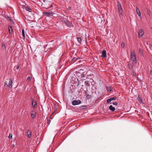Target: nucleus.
<instances>
[{"label":"nucleus","instance_id":"f257e3e1","mask_svg":"<svg viewBox=\"0 0 152 152\" xmlns=\"http://www.w3.org/2000/svg\"><path fill=\"white\" fill-rule=\"evenodd\" d=\"M85 72L83 69H78L77 71L75 73L77 76L79 77H84L85 75H84V73Z\"/></svg>","mask_w":152,"mask_h":152},{"label":"nucleus","instance_id":"f03ea898","mask_svg":"<svg viewBox=\"0 0 152 152\" xmlns=\"http://www.w3.org/2000/svg\"><path fill=\"white\" fill-rule=\"evenodd\" d=\"M131 60L133 63L136 62V55L134 50L131 51Z\"/></svg>","mask_w":152,"mask_h":152},{"label":"nucleus","instance_id":"7ed1b4c3","mask_svg":"<svg viewBox=\"0 0 152 152\" xmlns=\"http://www.w3.org/2000/svg\"><path fill=\"white\" fill-rule=\"evenodd\" d=\"M81 103V101L79 100H75L72 101V104L73 105H76L80 104Z\"/></svg>","mask_w":152,"mask_h":152},{"label":"nucleus","instance_id":"20e7f679","mask_svg":"<svg viewBox=\"0 0 152 152\" xmlns=\"http://www.w3.org/2000/svg\"><path fill=\"white\" fill-rule=\"evenodd\" d=\"M13 82L12 78L9 79L8 84V87L9 88H12V84Z\"/></svg>","mask_w":152,"mask_h":152},{"label":"nucleus","instance_id":"39448f33","mask_svg":"<svg viewBox=\"0 0 152 152\" xmlns=\"http://www.w3.org/2000/svg\"><path fill=\"white\" fill-rule=\"evenodd\" d=\"M64 24H65L67 26L70 28L73 26L72 24V22L69 21L68 20L64 23Z\"/></svg>","mask_w":152,"mask_h":152},{"label":"nucleus","instance_id":"423d86ee","mask_svg":"<svg viewBox=\"0 0 152 152\" xmlns=\"http://www.w3.org/2000/svg\"><path fill=\"white\" fill-rule=\"evenodd\" d=\"M26 133L28 138H30L31 137L32 132L31 130L29 129L27 130Z\"/></svg>","mask_w":152,"mask_h":152},{"label":"nucleus","instance_id":"0eeeda50","mask_svg":"<svg viewBox=\"0 0 152 152\" xmlns=\"http://www.w3.org/2000/svg\"><path fill=\"white\" fill-rule=\"evenodd\" d=\"M144 33V31L142 29H140L138 33V36L141 37L142 36Z\"/></svg>","mask_w":152,"mask_h":152},{"label":"nucleus","instance_id":"6e6552de","mask_svg":"<svg viewBox=\"0 0 152 152\" xmlns=\"http://www.w3.org/2000/svg\"><path fill=\"white\" fill-rule=\"evenodd\" d=\"M102 56L103 58H106L107 56L106 54V52L105 50H103L102 51Z\"/></svg>","mask_w":152,"mask_h":152},{"label":"nucleus","instance_id":"1a4fd4ad","mask_svg":"<svg viewBox=\"0 0 152 152\" xmlns=\"http://www.w3.org/2000/svg\"><path fill=\"white\" fill-rule=\"evenodd\" d=\"M136 11L138 16L139 17H140L141 12H140V10L137 7H136Z\"/></svg>","mask_w":152,"mask_h":152},{"label":"nucleus","instance_id":"9d476101","mask_svg":"<svg viewBox=\"0 0 152 152\" xmlns=\"http://www.w3.org/2000/svg\"><path fill=\"white\" fill-rule=\"evenodd\" d=\"M109 109L112 111H114L115 110V108L113 107L112 105H110L109 107Z\"/></svg>","mask_w":152,"mask_h":152},{"label":"nucleus","instance_id":"9b49d317","mask_svg":"<svg viewBox=\"0 0 152 152\" xmlns=\"http://www.w3.org/2000/svg\"><path fill=\"white\" fill-rule=\"evenodd\" d=\"M37 102L35 101L33 102L32 103V106L33 108H35L37 106Z\"/></svg>","mask_w":152,"mask_h":152},{"label":"nucleus","instance_id":"f8f14e48","mask_svg":"<svg viewBox=\"0 0 152 152\" xmlns=\"http://www.w3.org/2000/svg\"><path fill=\"white\" fill-rule=\"evenodd\" d=\"M25 9L27 11H28L29 12H31V9L27 6L26 7H25Z\"/></svg>","mask_w":152,"mask_h":152},{"label":"nucleus","instance_id":"ddd939ff","mask_svg":"<svg viewBox=\"0 0 152 152\" xmlns=\"http://www.w3.org/2000/svg\"><path fill=\"white\" fill-rule=\"evenodd\" d=\"M106 89L107 91L110 92L112 91V88L110 86L106 87Z\"/></svg>","mask_w":152,"mask_h":152},{"label":"nucleus","instance_id":"4468645a","mask_svg":"<svg viewBox=\"0 0 152 152\" xmlns=\"http://www.w3.org/2000/svg\"><path fill=\"white\" fill-rule=\"evenodd\" d=\"M31 118H34L36 117V113L35 112L34 114L31 113Z\"/></svg>","mask_w":152,"mask_h":152},{"label":"nucleus","instance_id":"2eb2a0df","mask_svg":"<svg viewBox=\"0 0 152 152\" xmlns=\"http://www.w3.org/2000/svg\"><path fill=\"white\" fill-rule=\"evenodd\" d=\"M9 33L10 34H11L12 33V28L11 26H10L9 27Z\"/></svg>","mask_w":152,"mask_h":152},{"label":"nucleus","instance_id":"dca6fc26","mask_svg":"<svg viewBox=\"0 0 152 152\" xmlns=\"http://www.w3.org/2000/svg\"><path fill=\"white\" fill-rule=\"evenodd\" d=\"M91 70H88V71L86 73V74H84V75H85L84 77H86V76H88L89 75H90V74H89L88 73H89L90 72H91Z\"/></svg>","mask_w":152,"mask_h":152},{"label":"nucleus","instance_id":"f3484780","mask_svg":"<svg viewBox=\"0 0 152 152\" xmlns=\"http://www.w3.org/2000/svg\"><path fill=\"white\" fill-rule=\"evenodd\" d=\"M9 79H7L6 80H5V83H4V86L5 87H8V82Z\"/></svg>","mask_w":152,"mask_h":152},{"label":"nucleus","instance_id":"a211bd4d","mask_svg":"<svg viewBox=\"0 0 152 152\" xmlns=\"http://www.w3.org/2000/svg\"><path fill=\"white\" fill-rule=\"evenodd\" d=\"M86 97L88 99H91L92 98V96L91 95H89L88 94L86 96Z\"/></svg>","mask_w":152,"mask_h":152},{"label":"nucleus","instance_id":"6ab92c4d","mask_svg":"<svg viewBox=\"0 0 152 152\" xmlns=\"http://www.w3.org/2000/svg\"><path fill=\"white\" fill-rule=\"evenodd\" d=\"M22 34L23 37H25V32L23 28L22 29Z\"/></svg>","mask_w":152,"mask_h":152},{"label":"nucleus","instance_id":"aec40b11","mask_svg":"<svg viewBox=\"0 0 152 152\" xmlns=\"http://www.w3.org/2000/svg\"><path fill=\"white\" fill-rule=\"evenodd\" d=\"M62 20L64 22V23L65 22H66L67 20L66 18H62Z\"/></svg>","mask_w":152,"mask_h":152},{"label":"nucleus","instance_id":"412c9836","mask_svg":"<svg viewBox=\"0 0 152 152\" xmlns=\"http://www.w3.org/2000/svg\"><path fill=\"white\" fill-rule=\"evenodd\" d=\"M77 40L78 42H79V43L80 44L81 43V38H77Z\"/></svg>","mask_w":152,"mask_h":152},{"label":"nucleus","instance_id":"4be33fe9","mask_svg":"<svg viewBox=\"0 0 152 152\" xmlns=\"http://www.w3.org/2000/svg\"><path fill=\"white\" fill-rule=\"evenodd\" d=\"M77 59L76 58H74L72 60V62L74 63L75 61L77 60Z\"/></svg>","mask_w":152,"mask_h":152},{"label":"nucleus","instance_id":"5701e85b","mask_svg":"<svg viewBox=\"0 0 152 152\" xmlns=\"http://www.w3.org/2000/svg\"><path fill=\"white\" fill-rule=\"evenodd\" d=\"M138 99L140 102L142 103V100L141 98L139 96H138Z\"/></svg>","mask_w":152,"mask_h":152},{"label":"nucleus","instance_id":"b1692460","mask_svg":"<svg viewBox=\"0 0 152 152\" xmlns=\"http://www.w3.org/2000/svg\"><path fill=\"white\" fill-rule=\"evenodd\" d=\"M110 99L111 101H112L113 100H115L116 99V97L115 96H114L113 97H111L110 98Z\"/></svg>","mask_w":152,"mask_h":152},{"label":"nucleus","instance_id":"393cba45","mask_svg":"<svg viewBox=\"0 0 152 152\" xmlns=\"http://www.w3.org/2000/svg\"><path fill=\"white\" fill-rule=\"evenodd\" d=\"M86 86L88 84H89V82L88 81H86L84 82Z\"/></svg>","mask_w":152,"mask_h":152},{"label":"nucleus","instance_id":"a878e982","mask_svg":"<svg viewBox=\"0 0 152 152\" xmlns=\"http://www.w3.org/2000/svg\"><path fill=\"white\" fill-rule=\"evenodd\" d=\"M120 14L121 15H122V13L123 12L122 9L121 10H118Z\"/></svg>","mask_w":152,"mask_h":152},{"label":"nucleus","instance_id":"bb28decb","mask_svg":"<svg viewBox=\"0 0 152 152\" xmlns=\"http://www.w3.org/2000/svg\"><path fill=\"white\" fill-rule=\"evenodd\" d=\"M12 134H9V139H11L12 138Z\"/></svg>","mask_w":152,"mask_h":152},{"label":"nucleus","instance_id":"cd10ccee","mask_svg":"<svg viewBox=\"0 0 152 152\" xmlns=\"http://www.w3.org/2000/svg\"><path fill=\"white\" fill-rule=\"evenodd\" d=\"M111 100L110 99V98L109 99H108L107 100V102L108 103H110V102H111Z\"/></svg>","mask_w":152,"mask_h":152},{"label":"nucleus","instance_id":"c85d7f7f","mask_svg":"<svg viewBox=\"0 0 152 152\" xmlns=\"http://www.w3.org/2000/svg\"><path fill=\"white\" fill-rule=\"evenodd\" d=\"M117 2L118 3V7L121 6V4L118 1H117Z\"/></svg>","mask_w":152,"mask_h":152},{"label":"nucleus","instance_id":"c756f323","mask_svg":"<svg viewBox=\"0 0 152 152\" xmlns=\"http://www.w3.org/2000/svg\"><path fill=\"white\" fill-rule=\"evenodd\" d=\"M2 48H3L4 49L6 48L5 45L4 44L2 45Z\"/></svg>","mask_w":152,"mask_h":152},{"label":"nucleus","instance_id":"7c9ffc66","mask_svg":"<svg viewBox=\"0 0 152 152\" xmlns=\"http://www.w3.org/2000/svg\"><path fill=\"white\" fill-rule=\"evenodd\" d=\"M113 104L115 105V106H117V105H118V103L116 102H113Z\"/></svg>","mask_w":152,"mask_h":152},{"label":"nucleus","instance_id":"2f4dec72","mask_svg":"<svg viewBox=\"0 0 152 152\" xmlns=\"http://www.w3.org/2000/svg\"><path fill=\"white\" fill-rule=\"evenodd\" d=\"M31 100L32 102V103L33 102H34L35 101L34 100V99L32 98H31Z\"/></svg>","mask_w":152,"mask_h":152},{"label":"nucleus","instance_id":"473e14b6","mask_svg":"<svg viewBox=\"0 0 152 152\" xmlns=\"http://www.w3.org/2000/svg\"><path fill=\"white\" fill-rule=\"evenodd\" d=\"M118 10H121L122 9V7H121H121H118Z\"/></svg>","mask_w":152,"mask_h":152},{"label":"nucleus","instance_id":"72a5a7b5","mask_svg":"<svg viewBox=\"0 0 152 152\" xmlns=\"http://www.w3.org/2000/svg\"><path fill=\"white\" fill-rule=\"evenodd\" d=\"M81 84V83H80V81L78 80V84H77V86H78L79 85H80Z\"/></svg>","mask_w":152,"mask_h":152},{"label":"nucleus","instance_id":"f704fd0d","mask_svg":"<svg viewBox=\"0 0 152 152\" xmlns=\"http://www.w3.org/2000/svg\"><path fill=\"white\" fill-rule=\"evenodd\" d=\"M121 46L122 47H123V48H124V43H121Z\"/></svg>","mask_w":152,"mask_h":152},{"label":"nucleus","instance_id":"c9c22d12","mask_svg":"<svg viewBox=\"0 0 152 152\" xmlns=\"http://www.w3.org/2000/svg\"><path fill=\"white\" fill-rule=\"evenodd\" d=\"M150 49L152 50V45H150L149 47Z\"/></svg>","mask_w":152,"mask_h":152},{"label":"nucleus","instance_id":"e433bc0d","mask_svg":"<svg viewBox=\"0 0 152 152\" xmlns=\"http://www.w3.org/2000/svg\"><path fill=\"white\" fill-rule=\"evenodd\" d=\"M84 93H85V94L86 95H87L88 94L87 93V92L85 91V92H84Z\"/></svg>","mask_w":152,"mask_h":152},{"label":"nucleus","instance_id":"4c0bfd02","mask_svg":"<svg viewBox=\"0 0 152 152\" xmlns=\"http://www.w3.org/2000/svg\"><path fill=\"white\" fill-rule=\"evenodd\" d=\"M150 72L151 74L152 75V70H150Z\"/></svg>","mask_w":152,"mask_h":152},{"label":"nucleus","instance_id":"58836bf2","mask_svg":"<svg viewBox=\"0 0 152 152\" xmlns=\"http://www.w3.org/2000/svg\"><path fill=\"white\" fill-rule=\"evenodd\" d=\"M27 79L28 80H30V77L29 76H28V77H27Z\"/></svg>","mask_w":152,"mask_h":152},{"label":"nucleus","instance_id":"ea45409f","mask_svg":"<svg viewBox=\"0 0 152 152\" xmlns=\"http://www.w3.org/2000/svg\"><path fill=\"white\" fill-rule=\"evenodd\" d=\"M19 66H17V67H16V69L17 70H18L19 69Z\"/></svg>","mask_w":152,"mask_h":152},{"label":"nucleus","instance_id":"a19ab883","mask_svg":"<svg viewBox=\"0 0 152 152\" xmlns=\"http://www.w3.org/2000/svg\"><path fill=\"white\" fill-rule=\"evenodd\" d=\"M9 20L10 21H12V22H13V21H12V19H9Z\"/></svg>","mask_w":152,"mask_h":152},{"label":"nucleus","instance_id":"79ce46f5","mask_svg":"<svg viewBox=\"0 0 152 152\" xmlns=\"http://www.w3.org/2000/svg\"><path fill=\"white\" fill-rule=\"evenodd\" d=\"M139 51L140 52H141V49H139Z\"/></svg>","mask_w":152,"mask_h":152},{"label":"nucleus","instance_id":"37998d69","mask_svg":"<svg viewBox=\"0 0 152 152\" xmlns=\"http://www.w3.org/2000/svg\"><path fill=\"white\" fill-rule=\"evenodd\" d=\"M31 112L33 113H34V110H32L31 111Z\"/></svg>","mask_w":152,"mask_h":152},{"label":"nucleus","instance_id":"c03bdc74","mask_svg":"<svg viewBox=\"0 0 152 152\" xmlns=\"http://www.w3.org/2000/svg\"><path fill=\"white\" fill-rule=\"evenodd\" d=\"M46 13L47 14V16H48V14H49V13H47V12H46Z\"/></svg>","mask_w":152,"mask_h":152},{"label":"nucleus","instance_id":"a18cd8bd","mask_svg":"<svg viewBox=\"0 0 152 152\" xmlns=\"http://www.w3.org/2000/svg\"><path fill=\"white\" fill-rule=\"evenodd\" d=\"M51 7V5H50V7Z\"/></svg>","mask_w":152,"mask_h":152}]
</instances>
